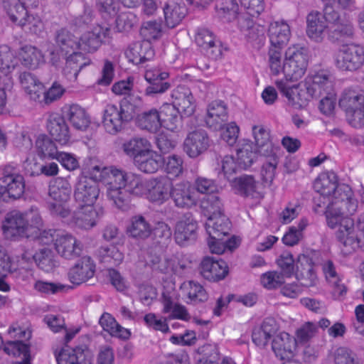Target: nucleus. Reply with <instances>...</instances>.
<instances>
[{
	"label": "nucleus",
	"instance_id": "f704fd0d",
	"mask_svg": "<svg viewBox=\"0 0 364 364\" xmlns=\"http://www.w3.org/2000/svg\"><path fill=\"white\" fill-rule=\"evenodd\" d=\"M196 43L213 58H216L221 53L219 41L215 39L214 34L208 29L200 28L198 31Z\"/></svg>",
	"mask_w": 364,
	"mask_h": 364
},
{
	"label": "nucleus",
	"instance_id": "58836bf2",
	"mask_svg": "<svg viewBox=\"0 0 364 364\" xmlns=\"http://www.w3.org/2000/svg\"><path fill=\"white\" fill-rule=\"evenodd\" d=\"M278 329L276 321L272 318L265 319L259 328H255L252 338L257 346L264 347Z\"/></svg>",
	"mask_w": 364,
	"mask_h": 364
},
{
	"label": "nucleus",
	"instance_id": "aec40b11",
	"mask_svg": "<svg viewBox=\"0 0 364 364\" xmlns=\"http://www.w3.org/2000/svg\"><path fill=\"white\" fill-rule=\"evenodd\" d=\"M71 192L72 186L68 179L58 177L53 180L49 186L48 193L55 202L49 204L50 211L53 205L67 206L66 203L70 200Z\"/></svg>",
	"mask_w": 364,
	"mask_h": 364
},
{
	"label": "nucleus",
	"instance_id": "a878e982",
	"mask_svg": "<svg viewBox=\"0 0 364 364\" xmlns=\"http://www.w3.org/2000/svg\"><path fill=\"white\" fill-rule=\"evenodd\" d=\"M47 129L52 138L62 145L70 142V134L68 124L63 117L50 115L47 121Z\"/></svg>",
	"mask_w": 364,
	"mask_h": 364
},
{
	"label": "nucleus",
	"instance_id": "3c124183",
	"mask_svg": "<svg viewBox=\"0 0 364 364\" xmlns=\"http://www.w3.org/2000/svg\"><path fill=\"white\" fill-rule=\"evenodd\" d=\"M354 33L352 22L349 19H343L338 14V18L330 23L329 37L339 38L341 37H351Z\"/></svg>",
	"mask_w": 364,
	"mask_h": 364
},
{
	"label": "nucleus",
	"instance_id": "c9c22d12",
	"mask_svg": "<svg viewBox=\"0 0 364 364\" xmlns=\"http://www.w3.org/2000/svg\"><path fill=\"white\" fill-rule=\"evenodd\" d=\"M296 266L297 277L304 280L303 285L311 287L316 284L317 277L314 269L312 259L309 256L300 255Z\"/></svg>",
	"mask_w": 364,
	"mask_h": 364
},
{
	"label": "nucleus",
	"instance_id": "72a5a7b5",
	"mask_svg": "<svg viewBox=\"0 0 364 364\" xmlns=\"http://www.w3.org/2000/svg\"><path fill=\"white\" fill-rule=\"evenodd\" d=\"M230 226L229 219L224 215L208 218L205 224L209 237L217 240L220 239V237L227 236L230 230Z\"/></svg>",
	"mask_w": 364,
	"mask_h": 364
},
{
	"label": "nucleus",
	"instance_id": "412c9836",
	"mask_svg": "<svg viewBox=\"0 0 364 364\" xmlns=\"http://www.w3.org/2000/svg\"><path fill=\"white\" fill-rule=\"evenodd\" d=\"M170 197L178 208H191L198 201L193 188L188 183L181 182L173 185Z\"/></svg>",
	"mask_w": 364,
	"mask_h": 364
},
{
	"label": "nucleus",
	"instance_id": "39448f33",
	"mask_svg": "<svg viewBox=\"0 0 364 364\" xmlns=\"http://www.w3.org/2000/svg\"><path fill=\"white\" fill-rule=\"evenodd\" d=\"M338 18V12L333 7L326 6L323 14L313 11L306 16V35L312 41L322 42L326 36H329L330 23Z\"/></svg>",
	"mask_w": 364,
	"mask_h": 364
},
{
	"label": "nucleus",
	"instance_id": "f8f14e48",
	"mask_svg": "<svg viewBox=\"0 0 364 364\" xmlns=\"http://www.w3.org/2000/svg\"><path fill=\"white\" fill-rule=\"evenodd\" d=\"M210 139L203 129H196L188 132L186 136L183 149L190 158H197L205 153L210 146Z\"/></svg>",
	"mask_w": 364,
	"mask_h": 364
},
{
	"label": "nucleus",
	"instance_id": "4d7b16f0",
	"mask_svg": "<svg viewBox=\"0 0 364 364\" xmlns=\"http://www.w3.org/2000/svg\"><path fill=\"white\" fill-rule=\"evenodd\" d=\"M100 261L107 265L117 266L122 263L124 255L116 247H102L98 250Z\"/></svg>",
	"mask_w": 364,
	"mask_h": 364
},
{
	"label": "nucleus",
	"instance_id": "f3484780",
	"mask_svg": "<svg viewBox=\"0 0 364 364\" xmlns=\"http://www.w3.org/2000/svg\"><path fill=\"white\" fill-rule=\"evenodd\" d=\"M306 92L311 97H321L323 94L333 92V77L319 72L306 79Z\"/></svg>",
	"mask_w": 364,
	"mask_h": 364
},
{
	"label": "nucleus",
	"instance_id": "f03ea898",
	"mask_svg": "<svg viewBox=\"0 0 364 364\" xmlns=\"http://www.w3.org/2000/svg\"><path fill=\"white\" fill-rule=\"evenodd\" d=\"M105 179L108 200L123 211L130 209L131 196H141L144 191L140 175L114 166H109Z\"/></svg>",
	"mask_w": 364,
	"mask_h": 364
},
{
	"label": "nucleus",
	"instance_id": "4c0bfd02",
	"mask_svg": "<svg viewBox=\"0 0 364 364\" xmlns=\"http://www.w3.org/2000/svg\"><path fill=\"white\" fill-rule=\"evenodd\" d=\"M65 116L76 129L85 131L90 124V117L85 109L77 105H70L65 111Z\"/></svg>",
	"mask_w": 364,
	"mask_h": 364
},
{
	"label": "nucleus",
	"instance_id": "c03bdc74",
	"mask_svg": "<svg viewBox=\"0 0 364 364\" xmlns=\"http://www.w3.org/2000/svg\"><path fill=\"white\" fill-rule=\"evenodd\" d=\"M151 146V144L146 139L134 137L124 141L122 148L124 153L134 161Z\"/></svg>",
	"mask_w": 364,
	"mask_h": 364
},
{
	"label": "nucleus",
	"instance_id": "473e14b6",
	"mask_svg": "<svg viewBox=\"0 0 364 364\" xmlns=\"http://www.w3.org/2000/svg\"><path fill=\"white\" fill-rule=\"evenodd\" d=\"M252 130L257 146V152L260 155H272L273 151H278V147L274 146L270 139L269 129L264 126L254 125Z\"/></svg>",
	"mask_w": 364,
	"mask_h": 364
},
{
	"label": "nucleus",
	"instance_id": "cd10ccee",
	"mask_svg": "<svg viewBox=\"0 0 364 364\" xmlns=\"http://www.w3.org/2000/svg\"><path fill=\"white\" fill-rule=\"evenodd\" d=\"M164 158L152 146L133 161L138 170L146 173H156L162 166Z\"/></svg>",
	"mask_w": 364,
	"mask_h": 364
},
{
	"label": "nucleus",
	"instance_id": "79ce46f5",
	"mask_svg": "<svg viewBox=\"0 0 364 364\" xmlns=\"http://www.w3.org/2000/svg\"><path fill=\"white\" fill-rule=\"evenodd\" d=\"M99 323L103 330L107 331L112 336L126 340L131 336L130 331L119 325L115 318L108 313H105L101 316Z\"/></svg>",
	"mask_w": 364,
	"mask_h": 364
},
{
	"label": "nucleus",
	"instance_id": "6e6d98bb",
	"mask_svg": "<svg viewBox=\"0 0 364 364\" xmlns=\"http://www.w3.org/2000/svg\"><path fill=\"white\" fill-rule=\"evenodd\" d=\"M32 257L38 267L45 272H50L55 267V256L50 248H41Z\"/></svg>",
	"mask_w": 364,
	"mask_h": 364
},
{
	"label": "nucleus",
	"instance_id": "5701e85b",
	"mask_svg": "<svg viewBox=\"0 0 364 364\" xmlns=\"http://www.w3.org/2000/svg\"><path fill=\"white\" fill-rule=\"evenodd\" d=\"M201 275L209 281H219L225 277L228 274V266L222 259H215L213 257H205L200 266Z\"/></svg>",
	"mask_w": 364,
	"mask_h": 364
},
{
	"label": "nucleus",
	"instance_id": "c85d7f7f",
	"mask_svg": "<svg viewBox=\"0 0 364 364\" xmlns=\"http://www.w3.org/2000/svg\"><path fill=\"white\" fill-rule=\"evenodd\" d=\"M231 183L232 188L241 196L255 199L263 198L262 193L258 190V182L252 176H241L234 178Z\"/></svg>",
	"mask_w": 364,
	"mask_h": 364
},
{
	"label": "nucleus",
	"instance_id": "6e6552de",
	"mask_svg": "<svg viewBox=\"0 0 364 364\" xmlns=\"http://www.w3.org/2000/svg\"><path fill=\"white\" fill-rule=\"evenodd\" d=\"M334 62L341 70H356L364 64V48L353 44L343 46L336 53Z\"/></svg>",
	"mask_w": 364,
	"mask_h": 364
},
{
	"label": "nucleus",
	"instance_id": "774afa93",
	"mask_svg": "<svg viewBox=\"0 0 364 364\" xmlns=\"http://www.w3.org/2000/svg\"><path fill=\"white\" fill-rule=\"evenodd\" d=\"M335 364H362L355 353L346 347H339L333 353Z\"/></svg>",
	"mask_w": 364,
	"mask_h": 364
},
{
	"label": "nucleus",
	"instance_id": "0eeeda50",
	"mask_svg": "<svg viewBox=\"0 0 364 364\" xmlns=\"http://www.w3.org/2000/svg\"><path fill=\"white\" fill-rule=\"evenodd\" d=\"M132 105L127 102L121 103L119 106L107 105L104 110L102 125L106 132L115 134L120 132L124 122L132 118Z\"/></svg>",
	"mask_w": 364,
	"mask_h": 364
},
{
	"label": "nucleus",
	"instance_id": "9b49d317",
	"mask_svg": "<svg viewBox=\"0 0 364 364\" xmlns=\"http://www.w3.org/2000/svg\"><path fill=\"white\" fill-rule=\"evenodd\" d=\"M99 185L87 176H81L75 186L74 198L80 206H92L100 196Z\"/></svg>",
	"mask_w": 364,
	"mask_h": 364
},
{
	"label": "nucleus",
	"instance_id": "e433bc0d",
	"mask_svg": "<svg viewBox=\"0 0 364 364\" xmlns=\"http://www.w3.org/2000/svg\"><path fill=\"white\" fill-rule=\"evenodd\" d=\"M19 58L22 65L30 69H36L45 63V57L41 50L31 45L21 48Z\"/></svg>",
	"mask_w": 364,
	"mask_h": 364
},
{
	"label": "nucleus",
	"instance_id": "dca6fc26",
	"mask_svg": "<svg viewBox=\"0 0 364 364\" xmlns=\"http://www.w3.org/2000/svg\"><path fill=\"white\" fill-rule=\"evenodd\" d=\"M55 249L58 254L67 259H72L80 256L82 250V245L72 234L61 230Z\"/></svg>",
	"mask_w": 364,
	"mask_h": 364
},
{
	"label": "nucleus",
	"instance_id": "20e7f679",
	"mask_svg": "<svg viewBox=\"0 0 364 364\" xmlns=\"http://www.w3.org/2000/svg\"><path fill=\"white\" fill-rule=\"evenodd\" d=\"M51 214L60 217L70 226L81 230H90L97 224V212L92 206H80L73 213L68 206L53 205Z\"/></svg>",
	"mask_w": 364,
	"mask_h": 364
},
{
	"label": "nucleus",
	"instance_id": "a19ab883",
	"mask_svg": "<svg viewBox=\"0 0 364 364\" xmlns=\"http://www.w3.org/2000/svg\"><path fill=\"white\" fill-rule=\"evenodd\" d=\"M337 177L334 173H321L314 183V190L323 196H336L338 187Z\"/></svg>",
	"mask_w": 364,
	"mask_h": 364
},
{
	"label": "nucleus",
	"instance_id": "8fccbe9b",
	"mask_svg": "<svg viewBox=\"0 0 364 364\" xmlns=\"http://www.w3.org/2000/svg\"><path fill=\"white\" fill-rule=\"evenodd\" d=\"M4 352L14 356L23 355V360L14 364H31L29 345L19 341H7L4 346Z\"/></svg>",
	"mask_w": 364,
	"mask_h": 364
},
{
	"label": "nucleus",
	"instance_id": "49530a36",
	"mask_svg": "<svg viewBox=\"0 0 364 364\" xmlns=\"http://www.w3.org/2000/svg\"><path fill=\"white\" fill-rule=\"evenodd\" d=\"M89 64L90 61L85 58L83 54L73 51V53L66 58L65 65L63 68L64 74L70 80H76L82 68Z\"/></svg>",
	"mask_w": 364,
	"mask_h": 364
},
{
	"label": "nucleus",
	"instance_id": "c756f323",
	"mask_svg": "<svg viewBox=\"0 0 364 364\" xmlns=\"http://www.w3.org/2000/svg\"><path fill=\"white\" fill-rule=\"evenodd\" d=\"M25 183L22 176H15L9 180L0 181V199L9 201V199H17L24 193Z\"/></svg>",
	"mask_w": 364,
	"mask_h": 364
},
{
	"label": "nucleus",
	"instance_id": "2eb2a0df",
	"mask_svg": "<svg viewBox=\"0 0 364 364\" xmlns=\"http://www.w3.org/2000/svg\"><path fill=\"white\" fill-rule=\"evenodd\" d=\"M228 119V109L223 101L215 100L208 104L204 122L209 129L220 130L226 124Z\"/></svg>",
	"mask_w": 364,
	"mask_h": 364
},
{
	"label": "nucleus",
	"instance_id": "864d4df0",
	"mask_svg": "<svg viewBox=\"0 0 364 364\" xmlns=\"http://www.w3.org/2000/svg\"><path fill=\"white\" fill-rule=\"evenodd\" d=\"M3 7L10 20L17 25L26 16L28 11L19 0H4Z\"/></svg>",
	"mask_w": 364,
	"mask_h": 364
},
{
	"label": "nucleus",
	"instance_id": "bb28decb",
	"mask_svg": "<svg viewBox=\"0 0 364 364\" xmlns=\"http://www.w3.org/2000/svg\"><path fill=\"white\" fill-rule=\"evenodd\" d=\"M268 36L271 46L284 48L291 36L290 26L284 21H274L269 26Z\"/></svg>",
	"mask_w": 364,
	"mask_h": 364
},
{
	"label": "nucleus",
	"instance_id": "37998d69",
	"mask_svg": "<svg viewBox=\"0 0 364 364\" xmlns=\"http://www.w3.org/2000/svg\"><path fill=\"white\" fill-rule=\"evenodd\" d=\"M163 9L165 23L168 28H174L178 25L187 11L184 5L174 1L166 3Z\"/></svg>",
	"mask_w": 364,
	"mask_h": 364
},
{
	"label": "nucleus",
	"instance_id": "69168bd1",
	"mask_svg": "<svg viewBox=\"0 0 364 364\" xmlns=\"http://www.w3.org/2000/svg\"><path fill=\"white\" fill-rule=\"evenodd\" d=\"M282 48L270 46L268 52V63L273 75H278L282 73L284 60L282 59Z\"/></svg>",
	"mask_w": 364,
	"mask_h": 364
},
{
	"label": "nucleus",
	"instance_id": "0e129e2a",
	"mask_svg": "<svg viewBox=\"0 0 364 364\" xmlns=\"http://www.w3.org/2000/svg\"><path fill=\"white\" fill-rule=\"evenodd\" d=\"M181 290L192 302L197 303L207 299L205 290L198 283L192 281L184 282L181 286Z\"/></svg>",
	"mask_w": 364,
	"mask_h": 364
},
{
	"label": "nucleus",
	"instance_id": "4be33fe9",
	"mask_svg": "<svg viewBox=\"0 0 364 364\" xmlns=\"http://www.w3.org/2000/svg\"><path fill=\"white\" fill-rule=\"evenodd\" d=\"M321 269L326 282L333 287V295L336 299H341L347 291L346 286L341 283V277L335 263L331 259L323 260Z\"/></svg>",
	"mask_w": 364,
	"mask_h": 364
},
{
	"label": "nucleus",
	"instance_id": "ea45409f",
	"mask_svg": "<svg viewBox=\"0 0 364 364\" xmlns=\"http://www.w3.org/2000/svg\"><path fill=\"white\" fill-rule=\"evenodd\" d=\"M338 105L346 112H348L364 106V95L353 89H346L341 94Z\"/></svg>",
	"mask_w": 364,
	"mask_h": 364
},
{
	"label": "nucleus",
	"instance_id": "a18cd8bd",
	"mask_svg": "<svg viewBox=\"0 0 364 364\" xmlns=\"http://www.w3.org/2000/svg\"><path fill=\"white\" fill-rule=\"evenodd\" d=\"M152 232L151 224L142 215H135L130 220L127 232L134 238L146 239Z\"/></svg>",
	"mask_w": 364,
	"mask_h": 364
},
{
	"label": "nucleus",
	"instance_id": "423d86ee",
	"mask_svg": "<svg viewBox=\"0 0 364 364\" xmlns=\"http://www.w3.org/2000/svg\"><path fill=\"white\" fill-rule=\"evenodd\" d=\"M308 55L304 48L298 46L289 47L285 51L282 73L284 80L291 82L300 80L308 66Z\"/></svg>",
	"mask_w": 364,
	"mask_h": 364
},
{
	"label": "nucleus",
	"instance_id": "393cba45",
	"mask_svg": "<svg viewBox=\"0 0 364 364\" xmlns=\"http://www.w3.org/2000/svg\"><path fill=\"white\" fill-rule=\"evenodd\" d=\"M296 340L286 332L277 334L272 341V348L281 360L290 359L294 355Z\"/></svg>",
	"mask_w": 364,
	"mask_h": 364
},
{
	"label": "nucleus",
	"instance_id": "de8ad7c7",
	"mask_svg": "<svg viewBox=\"0 0 364 364\" xmlns=\"http://www.w3.org/2000/svg\"><path fill=\"white\" fill-rule=\"evenodd\" d=\"M158 112L161 127L170 131H174L178 127L180 121L179 112L175 108V106L172 104L165 103Z\"/></svg>",
	"mask_w": 364,
	"mask_h": 364
},
{
	"label": "nucleus",
	"instance_id": "4468645a",
	"mask_svg": "<svg viewBox=\"0 0 364 364\" xmlns=\"http://www.w3.org/2000/svg\"><path fill=\"white\" fill-rule=\"evenodd\" d=\"M109 28L97 25L92 31L84 33L78 38L79 49L89 53L95 52L109 38Z\"/></svg>",
	"mask_w": 364,
	"mask_h": 364
},
{
	"label": "nucleus",
	"instance_id": "b1692460",
	"mask_svg": "<svg viewBox=\"0 0 364 364\" xmlns=\"http://www.w3.org/2000/svg\"><path fill=\"white\" fill-rule=\"evenodd\" d=\"M173 105L186 116H191L196 109V101L190 89L184 86H178L173 91Z\"/></svg>",
	"mask_w": 364,
	"mask_h": 364
},
{
	"label": "nucleus",
	"instance_id": "5fc2aeb1",
	"mask_svg": "<svg viewBox=\"0 0 364 364\" xmlns=\"http://www.w3.org/2000/svg\"><path fill=\"white\" fill-rule=\"evenodd\" d=\"M138 125L143 129L151 132H157L161 127L159 112L156 109H151L143 112L138 117Z\"/></svg>",
	"mask_w": 364,
	"mask_h": 364
},
{
	"label": "nucleus",
	"instance_id": "7ed1b4c3",
	"mask_svg": "<svg viewBox=\"0 0 364 364\" xmlns=\"http://www.w3.org/2000/svg\"><path fill=\"white\" fill-rule=\"evenodd\" d=\"M43 227L39 212L31 208L25 213L13 211L8 213L2 222V232L5 238L15 240L20 237H30Z\"/></svg>",
	"mask_w": 364,
	"mask_h": 364
},
{
	"label": "nucleus",
	"instance_id": "1a4fd4ad",
	"mask_svg": "<svg viewBox=\"0 0 364 364\" xmlns=\"http://www.w3.org/2000/svg\"><path fill=\"white\" fill-rule=\"evenodd\" d=\"M144 188L141 196L147 194L148 198L153 202L163 203L171 196L173 183L166 176H161L144 181L142 178Z\"/></svg>",
	"mask_w": 364,
	"mask_h": 364
},
{
	"label": "nucleus",
	"instance_id": "2f4dec72",
	"mask_svg": "<svg viewBox=\"0 0 364 364\" xmlns=\"http://www.w3.org/2000/svg\"><path fill=\"white\" fill-rule=\"evenodd\" d=\"M126 55L133 63L141 64L152 59L154 51L149 41H137L129 46Z\"/></svg>",
	"mask_w": 364,
	"mask_h": 364
},
{
	"label": "nucleus",
	"instance_id": "13d9d810",
	"mask_svg": "<svg viewBox=\"0 0 364 364\" xmlns=\"http://www.w3.org/2000/svg\"><path fill=\"white\" fill-rule=\"evenodd\" d=\"M140 34L144 41L159 39L163 35L162 23L160 21H147L142 23L140 28Z\"/></svg>",
	"mask_w": 364,
	"mask_h": 364
},
{
	"label": "nucleus",
	"instance_id": "680f3d73",
	"mask_svg": "<svg viewBox=\"0 0 364 364\" xmlns=\"http://www.w3.org/2000/svg\"><path fill=\"white\" fill-rule=\"evenodd\" d=\"M200 207L207 219L223 215L222 203L216 195L206 196L201 201Z\"/></svg>",
	"mask_w": 364,
	"mask_h": 364
},
{
	"label": "nucleus",
	"instance_id": "7c9ffc66",
	"mask_svg": "<svg viewBox=\"0 0 364 364\" xmlns=\"http://www.w3.org/2000/svg\"><path fill=\"white\" fill-rule=\"evenodd\" d=\"M18 80L21 88L31 100H41L44 85L36 75L25 71L19 74Z\"/></svg>",
	"mask_w": 364,
	"mask_h": 364
},
{
	"label": "nucleus",
	"instance_id": "603ef678",
	"mask_svg": "<svg viewBox=\"0 0 364 364\" xmlns=\"http://www.w3.org/2000/svg\"><path fill=\"white\" fill-rule=\"evenodd\" d=\"M257 151L253 144L250 141H244L237 149V158L241 168L250 167L257 158Z\"/></svg>",
	"mask_w": 364,
	"mask_h": 364
},
{
	"label": "nucleus",
	"instance_id": "ddd939ff",
	"mask_svg": "<svg viewBox=\"0 0 364 364\" xmlns=\"http://www.w3.org/2000/svg\"><path fill=\"white\" fill-rule=\"evenodd\" d=\"M95 271V261L90 256H83L69 269L68 279L72 284L80 285L92 279Z\"/></svg>",
	"mask_w": 364,
	"mask_h": 364
},
{
	"label": "nucleus",
	"instance_id": "bf43d9fd",
	"mask_svg": "<svg viewBox=\"0 0 364 364\" xmlns=\"http://www.w3.org/2000/svg\"><path fill=\"white\" fill-rule=\"evenodd\" d=\"M18 61L14 51L6 45L0 46V70L8 75L16 68Z\"/></svg>",
	"mask_w": 364,
	"mask_h": 364
},
{
	"label": "nucleus",
	"instance_id": "052dcab7",
	"mask_svg": "<svg viewBox=\"0 0 364 364\" xmlns=\"http://www.w3.org/2000/svg\"><path fill=\"white\" fill-rule=\"evenodd\" d=\"M277 151H273L272 155H262L266 157L261 169L262 179L264 183L270 185L276 175V169L278 165Z\"/></svg>",
	"mask_w": 364,
	"mask_h": 364
},
{
	"label": "nucleus",
	"instance_id": "09e8293b",
	"mask_svg": "<svg viewBox=\"0 0 364 364\" xmlns=\"http://www.w3.org/2000/svg\"><path fill=\"white\" fill-rule=\"evenodd\" d=\"M55 42L61 53L65 55L71 51L79 49L78 38L75 37L68 30L62 28L58 31L55 36Z\"/></svg>",
	"mask_w": 364,
	"mask_h": 364
},
{
	"label": "nucleus",
	"instance_id": "9d476101",
	"mask_svg": "<svg viewBox=\"0 0 364 364\" xmlns=\"http://www.w3.org/2000/svg\"><path fill=\"white\" fill-rule=\"evenodd\" d=\"M198 225L193 215L187 213L176 223L173 237L180 246H186L194 242L198 235Z\"/></svg>",
	"mask_w": 364,
	"mask_h": 364
},
{
	"label": "nucleus",
	"instance_id": "f257e3e1",
	"mask_svg": "<svg viewBox=\"0 0 364 364\" xmlns=\"http://www.w3.org/2000/svg\"><path fill=\"white\" fill-rule=\"evenodd\" d=\"M358 200L348 185L341 184L338 187L336 196L327 207L326 212L328 225L334 228L339 225L336 237L343 245L342 252L348 255L360 248L364 250V214L361 215L354 225L348 218L358 210Z\"/></svg>",
	"mask_w": 364,
	"mask_h": 364
},
{
	"label": "nucleus",
	"instance_id": "338daca9",
	"mask_svg": "<svg viewBox=\"0 0 364 364\" xmlns=\"http://www.w3.org/2000/svg\"><path fill=\"white\" fill-rule=\"evenodd\" d=\"M18 269V262L15 261L8 253L5 247L0 245V275L13 274Z\"/></svg>",
	"mask_w": 364,
	"mask_h": 364
},
{
	"label": "nucleus",
	"instance_id": "a211bd4d",
	"mask_svg": "<svg viewBox=\"0 0 364 364\" xmlns=\"http://www.w3.org/2000/svg\"><path fill=\"white\" fill-rule=\"evenodd\" d=\"M55 354L58 364H92V354L87 348L66 346Z\"/></svg>",
	"mask_w": 364,
	"mask_h": 364
},
{
	"label": "nucleus",
	"instance_id": "6ab92c4d",
	"mask_svg": "<svg viewBox=\"0 0 364 364\" xmlns=\"http://www.w3.org/2000/svg\"><path fill=\"white\" fill-rule=\"evenodd\" d=\"M290 80H277L275 85L283 96L287 98V104L296 109L301 108L307 102L304 96V92L299 89V84L289 85Z\"/></svg>",
	"mask_w": 364,
	"mask_h": 364
},
{
	"label": "nucleus",
	"instance_id": "e2e57ef3",
	"mask_svg": "<svg viewBox=\"0 0 364 364\" xmlns=\"http://www.w3.org/2000/svg\"><path fill=\"white\" fill-rule=\"evenodd\" d=\"M25 31L33 34H40L44 29V23L41 18L36 14L27 11L26 16L18 23Z\"/></svg>",
	"mask_w": 364,
	"mask_h": 364
}]
</instances>
